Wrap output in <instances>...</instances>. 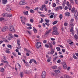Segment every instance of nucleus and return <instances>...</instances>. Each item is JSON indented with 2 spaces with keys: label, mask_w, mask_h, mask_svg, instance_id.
<instances>
[{
  "label": "nucleus",
  "mask_w": 78,
  "mask_h": 78,
  "mask_svg": "<svg viewBox=\"0 0 78 78\" xmlns=\"http://www.w3.org/2000/svg\"><path fill=\"white\" fill-rule=\"evenodd\" d=\"M53 29L54 31L52 32V34H53V35L54 34L55 35H58L59 33L57 31L58 28L56 27H53Z\"/></svg>",
  "instance_id": "nucleus-1"
},
{
  "label": "nucleus",
  "mask_w": 78,
  "mask_h": 78,
  "mask_svg": "<svg viewBox=\"0 0 78 78\" xmlns=\"http://www.w3.org/2000/svg\"><path fill=\"white\" fill-rule=\"evenodd\" d=\"M73 21H74V19H72L70 20V22H69V26L70 27H74L75 25L73 24Z\"/></svg>",
  "instance_id": "nucleus-2"
},
{
  "label": "nucleus",
  "mask_w": 78,
  "mask_h": 78,
  "mask_svg": "<svg viewBox=\"0 0 78 78\" xmlns=\"http://www.w3.org/2000/svg\"><path fill=\"white\" fill-rule=\"evenodd\" d=\"M41 42H37L36 44V46L37 48H39L41 47Z\"/></svg>",
  "instance_id": "nucleus-3"
},
{
  "label": "nucleus",
  "mask_w": 78,
  "mask_h": 78,
  "mask_svg": "<svg viewBox=\"0 0 78 78\" xmlns=\"http://www.w3.org/2000/svg\"><path fill=\"white\" fill-rule=\"evenodd\" d=\"M26 4H27V2H26L25 1H23V0L20 1V5H24Z\"/></svg>",
  "instance_id": "nucleus-4"
},
{
  "label": "nucleus",
  "mask_w": 78,
  "mask_h": 78,
  "mask_svg": "<svg viewBox=\"0 0 78 78\" xmlns=\"http://www.w3.org/2000/svg\"><path fill=\"white\" fill-rule=\"evenodd\" d=\"M46 72L45 71H43L42 72L41 74V76L42 78H45V76H46Z\"/></svg>",
  "instance_id": "nucleus-5"
},
{
  "label": "nucleus",
  "mask_w": 78,
  "mask_h": 78,
  "mask_svg": "<svg viewBox=\"0 0 78 78\" xmlns=\"http://www.w3.org/2000/svg\"><path fill=\"white\" fill-rule=\"evenodd\" d=\"M9 31H12L13 32H14L15 31L14 29V27L12 26L9 27Z\"/></svg>",
  "instance_id": "nucleus-6"
},
{
  "label": "nucleus",
  "mask_w": 78,
  "mask_h": 78,
  "mask_svg": "<svg viewBox=\"0 0 78 78\" xmlns=\"http://www.w3.org/2000/svg\"><path fill=\"white\" fill-rule=\"evenodd\" d=\"M8 30V27H3L1 29V31L2 32H5Z\"/></svg>",
  "instance_id": "nucleus-7"
},
{
  "label": "nucleus",
  "mask_w": 78,
  "mask_h": 78,
  "mask_svg": "<svg viewBox=\"0 0 78 78\" xmlns=\"http://www.w3.org/2000/svg\"><path fill=\"white\" fill-rule=\"evenodd\" d=\"M6 11L9 12L11 11V8H10V6L8 5H6Z\"/></svg>",
  "instance_id": "nucleus-8"
},
{
  "label": "nucleus",
  "mask_w": 78,
  "mask_h": 78,
  "mask_svg": "<svg viewBox=\"0 0 78 78\" xmlns=\"http://www.w3.org/2000/svg\"><path fill=\"white\" fill-rule=\"evenodd\" d=\"M8 39L9 41L11 40L12 38V35L11 34H9V36H8Z\"/></svg>",
  "instance_id": "nucleus-9"
},
{
  "label": "nucleus",
  "mask_w": 78,
  "mask_h": 78,
  "mask_svg": "<svg viewBox=\"0 0 78 78\" xmlns=\"http://www.w3.org/2000/svg\"><path fill=\"white\" fill-rule=\"evenodd\" d=\"M62 64L63 66V69H67V65H66V63L64 62L62 63Z\"/></svg>",
  "instance_id": "nucleus-10"
},
{
  "label": "nucleus",
  "mask_w": 78,
  "mask_h": 78,
  "mask_svg": "<svg viewBox=\"0 0 78 78\" xmlns=\"http://www.w3.org/2000/svg\"><path fill=\"white\" fill-rule=\"evenodd\" d=\"M73 27H71V29L70 30V31L71 33V34H72V35H74V30L73 29Z\"/></svg>",
  "instance_id": "nucleus-11"
},
{
  "label": "nucleus",
  "mask_w": 78,
  "mask_h": 78,
  "mask_svg": "<svg viewBox=\"0 0 78 78\" xmlns=\"http://www.w3.org/2000/svg\"><path fill=\"white\" fill-rule=\"evenodd\" d=\"M51 31V29L49 30H47L45 33V35H48V34L50 33V32Z\"/></svg>",
  "instance_id": "nucleus-12"
},
{
  "label": "nucleus",
  "mask_w": 78,
  "mask_h": 78,
  "mask_svg": "<svg viewBox=\"0 0 78 78\" xmlns=\"http://www.w3.org/2000/svg\"><path fill=\"white\" fill-rule=\"evenodd\" d=\"M65 15L66 16H68L69 17L70 16V13L69 12H66L65 13Z\"/></svg>",
  "instance_id": "nucleus-13"
},
{
  "label": "nucleus",
  "mask_w": 78,
  "mask_h": 78,
  "mask_svg": "<svg viewBox=\"0 0 78 78\" xmlns=\"http://www.w3.org/2000/svg\"><path fill=\"white\" fill-rule=\"evenodd\" d=\"M7 3V0H2V4L3 5H5Z\"/></svg>",
  "instance_id": "nucleus-14"
},
{
  "label": "nucleus",
  "mask_w": 78,
  "mask_h": 78,
  "mask_svg": "<svg viewBox=\"0 0 78 78\" xmlns=\"http://www.w3.org/2000/svg\"><path fill=\"white\" fill-rule=\"evenodd\" d=\"M23 14L26 16V15H27L28 13V11H24V12H23Z\"/></svg>",
  "instance_id": "nucleus-15"
},
{
  "label": "nucleus",
  "mask_w": 78,
  "mask_h": 78,
  "mask_svg": "<svg viewBox=\"0 0 78 78\" xmlns=\"http://www.w3.org/2000/svg\"><path fill=\"white\" fill-rule=\"evenodd\" d=\"M48 45H49L50 48H53V45L50 43H48Z\"/></svg>",
  "instance_id": "nucleus-16"
},
{
  "label": "nucleus",
  "mask_w": 78,
  "mask_h": 78,
  "mask_svg": "<svg viewBox=\"0 0 78 78\" xmlns=\"http://www.w3.org/2000/svg\"><path fill=\"white\" fill-rule=\"evenodd\" d=\"M59 10V6H58L57 7H55V11H58V10Z\"/></svg>",
  "instance_id": "nucleus-17"
},
{
  "label": "nucleus",
  "mask_w": 78,
  "mask_h": 78,
  "mask_svg": "<svg viewBox=\"0 0 78 78\" xmlns=\"http://www.w3.org/2000/svg\"><path fill=\"white\" fill-rule=\"evenodd\" d=\"M54 50H53V51H51V52L49 51L48 52V54H50V55H53L54 53Z\"/></svg>",
  "instance_id": "nucleus-18"
},
{
  "label": "nucleus",
  "mask_w": 78,
  "mask_h": 78,
  "mask_svg": "<svg viewBox=\"0 0 78 78\" xmlns=\"http://www.w3.org/2000/svg\"><path fill=\"white\" fill-rule=\"evenodd\" d=\"M55 72V73H59L60 72V71H59V70H56Z\"/></svg>",
  "instance_id": "nucleus-19"
},
{
  "label": "nucleus",
  "mask_w": 78,
  "mask_h": 78,
  "mask_svg": "<svg viewBox=\"0 0 78 78\" xmlns=\"http://www.w3.org/2000/svg\"><path fill=\"white\" fill-rule=\"evenodd\" d=\"M33 29L34 33H37V30L34 28V27H33Z\"/></svg>",
  "instance_id": "nucleus-20"
},
{
  "label": "nucleus",
  "mask_w": 78,
  "mask_h": 78,
  "mask_svg": "<svg viewBox=\"0 0 78 78\" xmlns=\"http://www.w3.org/2000/svg\"><path fill=\"white\" fill-rule=\"evenodd\" d=\"M17 44L18 45L20 46V40H17Z\"/></svg>",
  "instance_id": "nucleus-21"
},
{
  "label": "nucleus",
  "mask_w": 78,
  "mask_h": 78,
  "mask_svg": "<svg viewBox=\"0 0 78 78\" xmlns=\"http://www.w3.org/2000/svg\"><path fill=\"white\" fill-rule=\"evenodd\" d=\"M25 51L27 52V53H31V51H30L28 50H27V49L26 48L25 49Z\"/></svg>",
  "instance_id": "nucleus-22"
},
{
  "label": "nucleus",
  "mask_w": 78,
  "mask_h": 78,
  "mask_svg": "<svg viewBox=\"0 0 78 78\" xmlns=\"http://www.w3.org/2000/svg\"><path fill=\"white\" fill-rule=\"evenodd\" d=\"M20 76L21 78H22V77H23V72H21Z\"/></svg>",
  "instance_id": "nucleus-23"
},
{
  "label": "nucleus",
  "mask_w": 78,
  "mask_h": 78,
  "mask_svg": "<svg viewBox=\"0 0 78 78\" xmlns=\"http://www.w3.org/2000/svg\"><path fill=\"white\" fill-rule=\"evenodd\" d=\"M73 42H72V40H69V44H70V45H71V44H73Z\"/></svg>",
  "instance_id": "nucleus-24"
},
{
  "label": "nucleus",
  "mask_w": 78,
  "mask_h": 78,
  "mask_svg": "<svg viewBox=\"0 0 78 78\" xmlns=\"http://www.w3.org/2000/svg\"><path fill=\"white\" fill-rule=\"evenodd\" d=\"M73 58L76 59H78L77 57H76L75 55H73Z\"/></svg>",
  "instance_id": "nucleus-25"
},
{
  "label": "nucleus",
  "mask_w": 78,
  "mask_h": 78,
  "mask_svg": "<svg viewBox=\"0 0 78 78\" xmlns=\"http://www.w3.org/2000/svg\"><path fill=\"white\" fill-rule=\"evenodd\" d=\"M24 72L25 73H27V74H28V73H28V71H27V70H24Z\"/></svg>",
  "instance_id": "nucleus-26"
},
{
  "label": "nucleus",
  "mask_w": 78,
  "mask_h": 78,
  "mask_svg": "<svg viewBox=\"0 0 78 78\" xmlns=\"http://www.w3.org/2000/svg\"><path fill=\"white\" fill-rule=\"evenodd\" d=\"M7 47L8 48H10L11 49V48L12 47V46H11V45H10V44H8L7 45Z\"/></svg>",
  "instance_id": "nucleus-27"
},
{
  "label": "nucleus",
  "mask_w": 78,
  "mask_h": 78,
  "mask_svg": "<svg viewBox=\"0 0 78 78\" xmlns=\"http://www.w3.org/2000/svg\"><path fill=\"white\" fill-rule=\"evenodd\" d=\"M75 11V8H73L71 9V12H74V11Z\"/></svg>",
  "instance_id": "nucleus-28"
},
{
  "label": "nucleus",
  "mask_w": 78,
  "mask_h": 78,
  "mask_svg": "<svg viewBox=\"0 0 78 78\" xmlns=\"http://www.w3.org/2000/svg\"><path fill=\"white\" fill-rule=\"evenodd\" d=\"M12 16V14L10 15V14H8L7 15V17H11Z\"/></svg>",
  "instance_id": "nucleus-29"
},
{
  "label": "nucleus",
  "mask_w": 78,
  "mask_h": 78,
  "mask_svg": "<svg viewBox=\"0 0 78 78\" xmlns=\"http://www.w3.org/2000/svg\"><path fill=\"white\" fill-rule=\"evenodd\" d=\"M57 23H58V21H55L53 22L52 24L53 25H55V24H56Z\"/></svg>",
  "instance_id": "nucleus-30"
},
{
  "label": "nucleus",
  "mask_w": 78,
  "mask_h": 78,
  "mask_svg": "<svg viewBox=\"0 0 78 78\" xmlns=\"http://www.w3.org/2000/svg\"><path fill=\"white\" fill-rule=\"evenodd\" d=\"M25 8L28 10H29L30 9V7L28 6H26L25 7Z\"/></svg>",
  "instance_id": "nucleus-31"
},
{
  "label": "nucleus",
  "mask_w": 78,
  "mask_h": 78,
  "mask_svg": "<svg viewBox=\"0 0 78 78\" xmlns=\"http://www.w3.org/2000/svg\"><path fill=\"white\" fill-rule=\"evenodd\" d=\"M25 64L27 67H28L29 66V65L28 64V63H27V62H26L25 63Z\"/></svg>",
  "instance_id": "nucleus-32"
},
{
  "label": "nucleus",
  "mask_w": 78,
  "mask_h": 78,
  "mask_svg": "<svg viewBox=\"0 0 78 78\" xmlns=\"http://www.w3.org/2000/svg\"><path fill=\"white\" fill-rule=\"evenodd\" d=\"M5 52H6L7 53H8V54L11 53V52H10V51H9V50H6V51H5Z\"/></svg>",
  "instance_id": "nucleus-33"
},
{
  "label": "nucleus",
  "mask_w": 78,
  "mask_h": 78,
  "mask_svg": "<svg viewBox=\"0 0 78 78\" xmlns=\"http://www.w3.org/2000/svg\"><path fill=\"white\" fill-rule=\"evenodd\" d=\"M2 20H5V19L3 17L0 18V21H2Z\"/></svg>",
  "instance_id": "nucleus-34"
},
{
  "label": "nucleus",
  "mask_w": 78,
  "mask_h": 78,
  "mask_svg": "<svg viewBox=\"0 0 78 78\" xmlns=\"http://www.w3.org/2000/svg\"><path fill=\"white\" fill-rule=\"evenodd\" d=\"M59 17L60 20H61V19L62 18V14L60 15Z\"/></svg>",
  "instance_id": "nucleus-35"
},
{
  "label": "nucleus",
  "mask_w": 78,
  "mask_h": 78,
  "mask_svg": "<svg viewBox=\"0 0 78 78\" xmlns=\"http://www.w3.org/2000/svg\"><path fill=\"white\" fill-rule=\"evenodd\" d=\"M45 21L46 22V23H49V22H50V20H45Z\"/></svg>",
  "instance_id": "nucleus-36"
},
{
  "label": "nucleus",
  "mask_w": 78,
  "mask_h": 78,
  "mask_svg": "<svg viewBox=\"0 0 78 78\" xmlns=\"http://www.w3.org/2000/svg\"><path fill=\"white\" fill-rule=\"evenodd\" d=\"M30 12L31 13H32V14L34 13V11L33 9H30Z\"/></svg>",
  "instance_id": "nucleus-37"
},
{
  "label": "nucleus",
  "mask_w": 78,
  "mask_h": 78,
  "mask_svg": "<svg viewBox=\"0 0 78 78\" xmlns=\"http://www.w3.org/2000/svg\"><path fill=\"white\" fill-rule=\"evenodd\" d=\"M44 21V20L42 18L41 19V20L39 22V23H42L43 22V21Z\"/></svg>",
  "instance_id": "nucleus-38"
},
{
  "label": "nucleus",
  "mask_w": 78,
  "mask_h": 78,
  "mask_svg": "<svg viewBox=\"0 0 78 78\" xmlns=\"http://www.w3.org/2000/svg\"><path fill=\"white\" fill-rule=\"evenodd\" d=\"M66 5L68 6V7H70V4L69 3V2H67L66 3Z\"/></svg>",
  "instance_id": "nucleus-39"
},
{
  "label": "nucleus",
  "mask_w": 78,
  "mask_h": 78,
  "mask_svg": "<svg viewBox=\"0 0 78 78\" xmlns=\"http://www.w3.org/2000/svg\"><path fill=\"white\" fill-rule=\"evenodd\" d=\"M21 22H22V24H23V25H25V21H23V20L22 19L21 20Z\"/></svg>",
  "instance_id": "nucleus-40"
},
{
  "label": "nucleus",
  "mask_w": 78,
  "mask_h": 78,
  "mask_svg": "<svg viewBox=\"0 0 78 78\" xmlns=\"http://www.w3.org/2000/svg\"><path fill=\"white\" fill-rule=\"evenodd\" d=\"M64 76L65 78H68L69 76L67 75H65Z\"/></svg>",
  "instance_id": "nucleus-41"
},
{
  "label": "nucleus",
  "mask_w": 78,
  "mask_h": 78,
  "mask_svg": "<svg viewBox=\"0 0 78 78\" xmlns=\"http://www.w3.org/2000/svg\"><path fill=\"white\" fill-rule=\"evenodd\" d=\"M74 37L76 39H77L78 38V35H75V36H74Z\"/></svg>",
  "instance_id": "nucleus-42"
},
{
  "label": "nucleus",
  "mask_w": 78,
  "mask_h": 78,
  "mask_svg": "<svg viewBox=\"0 0 78 78\" xmlns=\"http://www.w3.org/2000/svg\"><path fill=\"white\" fill-rule=\"evenodd\" d=\"M40 16L42 17H45V16L44 14H41L40 15Z\"/></svg>",
  "instance_id": "nucleus-43"
},
{
  "label": "nucleus",
  "mask_w": 78,
  "mask_h": 78,
  "mask_svg": "<svg viewBox=\"0 0 78 78\" xmlns=\"http://www.w3.org/2000/svg\"><path fill=\"white\" fill-rule=\"evenodd\" d=\"M74 17L75 18V19L76 20H78V16H75V15H74Z\"/></svg>",
  "instance_id": "nucleus-44"
},
{
  "label": "nucleus",
  "mask_w": 78,
  "mask_h": 78,
  "mask_svg": "<svg viewBox=\"0 0 78 78\" xmlns=\"http://www.w3.org/2000/svg\"><path fill=\"white\" fill-rule=\"evenodd\" d=\"M77 12V10H76L75 11H74V12H73L74 13V16H75V14H76V12Z\"/></svg>",
  "instance_id": "nucleus-45"
},
{
  "label": "nucleus",
  "mask_w": 78,
  "mask_h": 78,
  "mask_svg": "<svg viewBox=\"0 0 78 78\" xmlns=\"http://www.w3.org/2000/svg\"><path fill=\"white\" fill-rule=\"evenodd\" d=\"M3 40H4V41H5V42H8V41L7 40H5V38H3Z\"/></svg>",
  "instance_id": "nucleus-46"
},
{
  "label": "nucleus",
  "mask_w": 78,
  "mask_h": 78,
  "mask_svg": "<svg viewBox=\"0 0 78 78\" xmlns=\"http://www.w3.org/2000/svg\"><path fill=\"white\" fill-rule=\"evenodd\" d=\"M57 68V66H54L52 67V69H56Z\"/></svg>",
  "instance_id": "nucleus-47"
},
{
  "label": "nucleus",
  "mask_w": 78,
  "mask_h": 78,
  "mask_svg": "<svg viewBox=\"0 0 78 78\" xmlns=\"http://www.w3.org/2000/svg\"><path fill=\"white\" fill-rule=\"evenodd\" d=\"M58 58V56H56L54 58L53 60V61H56V59Z\"/></svg>",
  "instance_id": "nucleus-48"
},
{
  "label": "nucleus",
  "mask_w": 78,
  "mask_h": 78,
  "mask_svg": "<svg viewBox=\"0 0 78 78\" xmlns=\"http://www.w3.org/2000/svg\"><path fill=\"white\" fill-rule=\"evenodd\" d=\"M56 49L57 50V51H60V48H59V47H57L56 48Z\"/></svg>",
  "instance_id": "nucleus-49"
},
{
  "label": "nucleus",
  "mask_w": 78,
  "mask_h": 78,
  "mask_svg": "<svg viewBox=\"0 0 78 78\" xmlns=\"http://www.w3.org/2000/svg\"><path fill=\"white\" fill-rule=\"evenodd\" d=\"M26 31L27 32V33H29V34H31V33L30 31H29L27 30Z\"/></svg>",
  "instance_id": "nucleus-50"
},
{
  "label": "nucleus",
  "mask_w": 78,
  "mask_h": 78,
  "mask_svg": "<svg viewBox=\"0 0 78 78\" xmlns=\"http://www.w3.org/2000/svg\"><path fill=\"white\" fill-rule=\"evenodd\" d=\"M33 59H30V62H29V63L30 64H31V63H32V62H33Z\"/></svg>",
  "instance_id": "nucleus-51"
},
{
  "label": "nucleus",
  "mask_w": 78,
  "mask_h": 78,
  "mask_svg": "<svg viewBox=\"0 0 78 78\" xmlns=\"http://www.w3.org/2000/svg\"><path fill=\"white\" fill-rule=\"evenodd\" d=\"M45 47H46L47 48H48V47H49V46L48 44H46L45 45Z\"/></svg>",
  "instance_id": "nucleus-52"
},
{
  "label": "nucleus",
  "mask_w": 78,
  "mask_h": 78,
  "mask_svg": "<svg viewBox=\"0 0 78 78\" xmlns=\"http://www.w3.org/2000/svg\"><path fill=\"white\" fill-rule=\"evenodd\" d=\"M70 2L72 3V5H74V2H73V0L70 1Z\"/></svg>",
  "instance_id": "nucleus-53"
},
{
  "label": "nucleus",
  "mask_w": 78,
  "mask_h": 78,
  "mask_svg": "<svg viewBox=\"0 0 78 78\" xmlns=\"http://www.w3.org/2000/svg\"><path fill=\"white\" fill-rule=\"evenodd\" d=\"M59 9L62 10V7L61 6H60L59 7Z\"/></svg>",
  "instance_id": "nucleus-54"
},
{
  "label": "nucleus",
  "mask_w": 78,
  "mask_h": 78,
  "mask_svg": "<svg viewBox=\"0 0 78 78\" xmlns=\"http://www.w3.org/2000/svg\"><path fill=\"white\" fill-rule=\"evenodd\" d=\"M64 9H65V10H67L68 9V7H67V6H66L65 8H64Z\"/></svg>",
  "instance_id": "nucleus-55"
},
{
  "label": "nucleus",
  "mask_w": 78,
  "mask_h": 78,
  "mask_svg": "<svg viewBox=\"0 0 78 78\" xmlns=\"http://www.w3.org/2000/svg\"><path fill=\"white\" fill-rule=\"evenodd\" d=\"M62 51L63 52V53H65L66 52V50H65V49H62Z\"/></svg>",
  "instance_id": "nucleus-56"
},
{
  "label": "nucleus",
  "mask_w": 78,
  "mask_h": 78,
  "mask_svg": "<svg viewBox=\"0 0 78 78\" xmlns=\"http://www.w3.org/2000/svg\"><path fill=\"white\" fill-rule=\"evenodd\" d=\"M33 61L34 62V63H35V64H37V63L36 62V61L35 60H33Z\"/></svg>",
  "instance_id": "nucleus-57"
},
{
  "label": "nucleus",
  "mask_w": 78,
  "mask_h": 78,
  "mask_svg": "<svg viewBox=\"0 0 78 78\" xmlns=\"http://www.w3.org/2000/svg\"><path fill=\"white\" fill-rule=\"evenodd\" d=\"M30 21L31 23H33V19H30Z\"/></svg>",
  "instance_id": "nucleus-58"
},
{
  "label": "nucleus",
  "mask_w": 78,
  "mask_h": 78,
  "mask_svg": "<svg viewBox=\"0 0 78 78\" xmlns=\"http://www.w3.org/2000/svg\"><path fill=\"white\" fill-rule=\"evenodd\" d=\"M52 44L53 45H55V44H56V42H55V41H53Z\"/></svg>",
  "instance_id": "nucleus-59"
},
{
  "label": "nucleus",
  "mask_w": 78,
  "mask_h": 78,
  "mask_svg": "<svg viewBox=\"0 0 78 78\" xmlns=\"http://www.w3.org/2000/svg\"><path fill=\"white\" fill-rule=\"evenodd\" d=\"M56 4L55 3H53V7H55L56 6Z\"/></svg>",
  "instance_id": "nucleus-60"
},
{
  "label": "nucleus",
  "mask_w": 78,
  "mask_h": 78,
  "mask_svg": "<svg viewBox=\"0 0 78 78\" xmlns=\"http://www.w3.org/2000/svg\"><path fill=\"white\" fill-rule=\"evenodd\" d=\"M43 9H44V7H45V5H42L41 7Z\"/></svg>",
  "instance_id": "nucleus-61"
},
{
  "label": "nucleus",
  "mask_w": 78,
  "mask_h": 78,
  "mask_svg": "<svg viewBox=\"0 0 78 78\" xmlns=\"http://www.w3.org/2000/svg\"><path fill=\"white\" fill-rule=\"evenodd\" d=\"M4 69L3 68H2L1 70V71L2 72H4Z\"/></svg>",
  "instance_id": "nucleus-62"
},
{
  "label": "nucleus",
  "mask_w": 78,
  "mask_h": 78,
  "mask_svg": "<svg viewBox=\"0 0 78 78\" xmlns=\"http://www.w3.org/2000/svg\"><path fill=\"white\" fill-rule=\"evenodd\" d=\"M12 55H14V56H16V53H14V52H12Z\"/></svg>",
  "instance_id": "nucleus-63"
},
{
  "label": "nucleus",
  "mask_w": 78,
  "mask_h": 78,
  "mask_svg": "<svg viewBox=\"0 0 78 78\" xmlns=\"http://www.w3.org/2000/svg\"><path fill=\"white\" fill-rule=\"evenodd\" d=\"M61 62V60H60V59L58 60L57 61V63H59V62Z\"/></svg>",
  "instance_id": "nucleus-64"
}]
</instances>
